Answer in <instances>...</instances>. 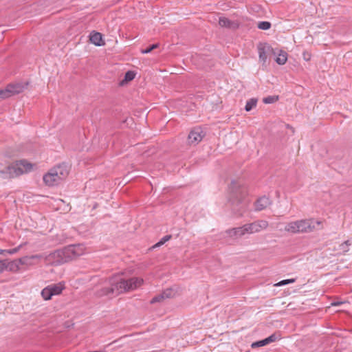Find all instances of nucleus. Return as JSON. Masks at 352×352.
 Segmentation results:
<instances>
[{"label":"nucleus","mask_w":352,"mask_h":352,"mask_svg":"<svg viewBox=\"0 0 352 352\" xmlns=\"http://www.w3.org/2000/svg\"><path fill=\"white\" fill-rule=\"evenodd\" d=\"M258 100L255 98H250L247 101L246 104L245 106V110L246 111H251L253 108L256 106Z\"/></svg>","instance_id":"obj_20"},{"label":"nucleus","mask_w":352,"mask_h":352,"mask_svg":"<svg viewBox=\"0 0 352 352\" xmlns=\"http://www.w3.org/2000/svg\"><path fill=\"white\" fill-rule=\"evenodd\" d=\"M135 77V73L133 72V71H127L125 74H124V79L122 82V85L125 82H128L129 81H131L133 80Z\"/></svg>","instance_id":"obj_21"},{"label":"nucleus","mask_w":352,"mask_h":352,"mask_svg":"<svg viewBox=\"0 0 352 352\" xmlns=\"http://www.w3.org/2000/svg\"><path fill=\"white\" fill-rule=\"evenodd\" d=\"M89 41L96 46H102L105 45L102 39V34L100 32L92 31L89 35Z\"/></svg>","instance_id":"obj_11"},{"label":"nucleus","mask_w":352,"mask_h":352,"mask_svg":"<svg viewBox=\"0 0 352 352\" xmlns=\"http://www.w3.org/2000/svg\"><path fill=\"white\" fill-rule=\"evenodd\" d=\"M7 86L10 90L11 96L20 94L24 89V86L21 83L9 84Z\"/></svg>","instance_id":"obj_17"},{"label":"nucleus","mask_w":352,"mask_h":352,"mask_svg":"<svg viewBox=\"0 0 352 352\" xmlns=\"http://www.w3.org/2000/svg\"><path fill=\"white\" fill-rule=\"evenodd\" d=\"M267 345L265 341V339L263 340H258V341H256V342H254L252 344L251 346L252 348L254 349V348H256V347H261V346H265Z\"/></svg>","instance_id":"obj_28"},{"label":"nucleus","mask_w":352,"mask_h":352,"mask_svg":"<svg viewBox=\"0 0 352 352\" xmlns=\"http://www.w3.org/2000/svg\"><path fill=\"white\" fill-rule=\"evenodd\" d=\"M278 100V96H269L263 99L265 104H272Z\"/></svg>","instance_id":"obj_22"},{"label":"nucleus","mask_w":352,"mask_h":352,"mask_svg":"<svg viewBox=\"0 0 352 352\" xmlns=\"http://www.w3.org/2000/svg\"><path fill=\"white\" fill-rule=\"evenodd\" d=\"M88 352H104V351H88Z\"/></svg>","instance_id":"obj_38"},{"label":"nucleus","mask_w":352,"mask_h":352,"mask_svg":"<svg viewBox=\"0 0 352 352\" xmlns=\"http://www.w3.org/2000/svg\"><path fill=\"white\" fill-rule=\"evenodd\" d=\"M43 181L46 185L53 186L59 184L62 179L57 174V171L54 172L53 170L51 169L47 173L44 175Z\"/></svg>","instance_id":"obj_10"},{"label":"nucleus","mask_w":352,"mask_h":352,"mask_svg":"<svg viewBox=\"0 0 352 352\" xmlns=\"http://www.w3.org/2000/svg\"><path fill=\"white\" fill-rule=\"evenodd\" d=\"M164 300H165L164 297V295L162 293L160 294H157L155 296H154L151 300V304H154L155 302H162Z\"/></svg>","instance_id":"obj_27"},{"label":"nucleus","mask_w":352,"mask_h":352,"mask_svg":"<svg viewBox=\"0 0 352 352\" xmlns=\"http://www.w3.org/2000/svg\"><path fill=\"white\" fill-rule=\"evenodd\" d=\"M5 270H8L12 272H16L20 269V262L19 259L9 261L8 259H5Z\"/></svg>","instance_id":"obj_15"},{"label":"nucleus","mask_w":352,"mask_h":352,"mask_svg":"<svg viewBox=\"0 0 352 352\" xmlns=\"http://www.w3.org/2000/svg\"><path fill=\"white\" fill-rule=\"evenodd\" d=\"M163 244H164V242L162 241L161 240H160V241H158L157 243H155L152 248H155L162 245Z\"/></svg>","instance_id":"obj_34"},{"label":"nucleus","mask_w":352,"mask_h":352,"mask_svg":"<svg viewBox=\"0 0 352 352\" xmlns=\"http://www.w3.org/2000/svg\"><path fill=\"white\" fill-rule=\"evenodd\" d=\"M287 60V53L285 51L280 50L278 56L275 58V61L280 65H284Z\"/></svg>","instance_id":"obj_19"},{"label":"nucleus","mask_w":352,"mask_h":352,"mask_svg":"<svg viewBox=\"0 0 352 352\" xmlns=\"http://www.w3.org/2000/svg\"><path fill=\"white\" fill-rule=\"evenodd\" d=\"M6 269L5 259L0 260V273H2Z\"/></svg>","instance_id":"obj_32"},{"label":"nucleus","mask_w":352,"mask_h":352,"mask_svg":"<svg viewBox=\"0 0 352 352\" xmlns=\"http://www.w3.org/2000/svg\"><path fill=\"white\" fill-rule=\"evenodd\" d=\"M267 226V221L264 220L256 221L243 226L245 235L259 232L262 230L266 229Z\"/></svg>","instance_id":"obj_7"},{"label":"nucleus","mask_w":352,"mask_h":352,"mask_svg":"<svg viewBox=\"0 0 352 352\" xmlns=\"http://www.w3.org/2000/svg\"><path fill=\"white\" fill-rule=\"evenodd\" d=\"M219 24L221 27L228 28L236 27V24L234 22L230 21L226 17H220L219 19Z\"/></svg>","instance_id":"obj_18"},{"label":"nucleus","mask_w":352,"mask_h":352,"mask_svg":"<svg viewBox=\"0 0 352 352\" xmlns=\"http://www.w3.org/2000/svg\"><path fill=\"white\" fill-rule=\"evenodd\" d=\"M247 186L241 181H232L229 186L228 205L232 214L240 217L247 211L249 201Z\"/></svg>","instance_id":"obj_1"},{"label":"nucleus","mask_w":352,"mask_h":352,"mask_svg":"<svg viewBox=\"0 0 352 352\" xmlns=\"http://www.w3.org/2000/svg\"><path fill=\"white\" fill-rule=\"evenodd\" d=\"M172 238V235L168 234L162 237L160 240L165 243L166 241H169Z\"/></svg>","instance_id":"obj_33"},{"label":"nucleus","mask_w":352,"mask_h":352,"mask_svg":"<svg viewBox=\"0 0 352 352\" xmlns=\"http://www.w3.org/2000/svg\"><path fill=\"white\" fill-rule=\"evenodd\" d=\"M226 233L228 236L236 239L245 235L243 226L228 229L226 231Z\"/></svg>","instance_id":"obj_14"},{"label":"nucleus","mask_w":352,"mask_h":352,"mask_svg":"<svg viewBox=\"0 0 352 352\" xmlns=\"http://www.w3.org/2000/svg\"><path fill=\"white\" fill-rule=\"evenodd\" d=\"M308 56V58H305V53H304V58L306 60H309L310 59V56L309 54H307Z\"/></svg>","instance_id":"obj_37"},{"label":"nucleus","mask_w":352,"mask_h":352,"mask_svg":"<svg viewBox=\"0 0 352 352\" xmlns=\"http://www.w3.org/2000/svg\"><path fill=\"white\" fill-rule=\"evenodd\" d=\"M351 243L349 240L344 241V243H342V244H340V246H346V247H349V245H351Z\"/></svg>","instance_id":"obj_35"},{"label":"nucleus","mask_w":352,"mask_h":352,"mask_svg":"<svg viewBox=\"0 0 352 352\" xmlns=\"http://www.w3.org/2000/svg\"><path fill=\"white\" fill-rule=\"evenodd\" d=\"M321 223V221L314 219H300L287 223L285 230L292 234L309 233L316 230V225Z\"/></svg>","instance_id":"obj_5"},{"label":"nucleus","mask_w":352,"mask_h":352,"mask_svg":"<svg viewBox=\"0 0 352 352\" xmlns=\"http://www.w3.org/2000/svg\"><path fill=\"white\" fill-rule=\"evenodd\" d=\"M205 136V133L201 127L193 128L188 134V142L189 144L197 145Z\"/></svg>","instance_id":"obj_9"},{"label":"nucleus","mask_w":352,"mask_h":352,"mask_svg":"<svg viewBox=\"0 0 352 352\" xmlns=\"http://www.w3.org/2000/svg\"><path fill=\"white\" fill-rule=\"evenodd\" d=\"M340 249L343 252H348V250H349L348 247H346V246H340Z\"/></svg>","instance_id":"obj_36"},{"label":"nucleus","mask_w":352,"mask_h":352,"mask_svg":"<svg viewBox=\"0 0 352 352\" xmlns=\"http://www.w3.org/2000/svg\"><path fill=\"white\" fill-rule=\"evenodd\" d=\"M277 340H278V336L275 333H273L271 336H270L269 337L265 338V341L267 344H269L271 342H274L276 341Z\"/></svg>","instance_id":"obj_29"},{"label":"nucleus","mask_w":352,"mask_h":352,"mask_svg":"<svg viewBox=\"0 0 352 352\" xmlns=\"http://www.w3.org/2000/svg\"><path fill=\"white\" fill-rule=\"evenodd\" d=\"M12 96L10 90H9L8 86L4 89H0V99H6Z\"/></svg>","instance_id":"obj_23"},{"label":"nucleus","mask_w":352,"mask_h":352,"mask_svg":"<svg viewBox=\"0 0 352 352\" xmlns=\"http://www.w3.org/2000/svg\"><path fill=\"white\" fill-rule=\"evenodd\" d=\"M158 47H159L158 43H154V44H152V45H149L148 47H146L145 49L141 50V52L142 54H148V53L151 52L153 50L157 48Z\"/></svg>","instance_id":"obj_24"},{"label":"nucleus","mask_w":352,"mask_h":352,"mask_svg":"<svg viewBox=\"0 0 352 352\" xmlns=\"http://www.w3.org/2000/svg\"><path fill=\"white\" fill-rule=\"evenodd\" d=\"M32 164L25 160L16 161L0 170V177L3 179L14 178L30 172L32 169Z\"/></svg>","instance_id":"obj_4"},{"label":"nucleus","mask_w":352,"mask_h":352,"mask_svg":"<svg viewBox=\"0 0 352 352\" xmlns=\"http://www.w3.org/2000/svg\"><path fill=\"white\" fill-rule=\"evenodd\" d=\"M271 23L269 21H261L258 24V28L263 30H267L271 28Z\"/></svg>","instance_id":"obj_25"},{"label":"nucleus","mask_w":352,"mask_h":352,"mask_svg":"<svg viewBox=\"0 0 352 352\" xmlns=\"http://www.w3.org/2000/svg\"><path fill=\"white\" fill-rule=\"evenodd\" d=\"M43 256L40 254H35L32 256H25L21 258H19V261L20 262V265H31L34 264V260L35 259H41V257Z\"/></svg>","instance_id":"obj_16"},{"label":"nucleus","mask_w":352,"mask_h":352,"mask_svg":"<svg viewBox=\"0 0 352 352\" xmlns=\"http://www.w3.org/2000/svg\"><path fill=\"white\" fill-rule=\"evenodd\" d=\"M52 170L54 172L57 171V174L62 180L66 178L69 174L68 166L65 163H63L54 167Z\"/></svg>","instance_id":"obj_12"},{"label":"nucleus","mask_w":352,"mask_h":352,"mask_svg":"<svg viewBox=\"0 0 352 352\" xmlns=\"http://www.w3.org/2000/svg\"><path fill=\"white\" fill-rule=\"evenodd\" d=\"M165 299L173 298L174 296V291L171 288H168L162 292Z\"/></svg>","instance_id":"obj_26"},{"label":"nucleus","mask_w":352,"mask_h":352,"mask_svg":"<svg viewBox=\"0 0 352 352\" xmlns=\"http://www.w3.org/2000/svg\"><path fill=\"white\" fill-rule=\"evenodd\" d=\"M65 286L63 283L52 284L45 287L41 291V296L45 300H50L53 296L61 294Z\"/></svg>","instance_id":"obj_6"},{"label":"nucleus","mask_w":352,"mask_h":352,"mask_svg":"<svg viewBox=\"0 0 352 352\" xmlns=\"http://www.w3.org/2000/svg\"><path fill=\"white\" fill-rule=\"evenodd\" d=\"M257 50L259 60L262 62L263 65H265L268 56L271 54L276 55L275 50L267 43H259L257 45Z\"/></svg>","instance_id":"obj_8"},{"label":"nucleus","mask_w":352,"mask_h":352,"mask_svg":"<svg viewBox=\"0 0 352 352\" xmlns=\"http://www.w3.org/2000/svg\"><path fill=\"white\" fill-rule=\"evenodd\" d=\"M271 204V201L269 197L263 196L260 197L255 202V208L258 211H261L266 208L269 205Z\"/></svg>","instance_id":"obj_13"},{"label":"nucleus","mask_w":352,"mask_h":352,"mask_svg":"<svg viewBox=\"0 0 352 352\" xmlns=\"http://www.w3.org/2000/svg\"><path fill=\"white\" fill-rule=\"evenodd\" d=\"M21 245L14 248H12V249H10V250H2L1 252H6L7 253H8L9 254H14L15 253H16L19 250L20 248H21Z\"/></svg>","instance_id":"obj_30"},{"label":"nucleus","mask_w":352,"mask_h":352,"mask_svg":"<svg viewBox=\"0 0 352 352\" xmlns=\"http://www.w3.org/2000/svg\"><path fill=\"white\" fill-rule=\"evenodd\" d=\"M79 245H72L65 247L63 249L56 250L50 254H41L47 265H58L67 263L80 255L78 252Z\"/></svg>","instance_id":"obj_3"},{"label":"nucleus","mask_w":352,"mask_h":352,"mask_svg":"<svg viewBox=\"0 0 352 352\" xmlns=\"http://www.w3.org/2000/svg\"><path fill=\"white\" fill-rule=\"evenodd\" d=\"M294 282H295V279L294 278L285 279V280L280 281L276 285L281 286V285H287V284H289V283H294Z\"/></svg>","instance_id":"obj_31"},{"label":"nucleus","mask_w":352,"mask_h":352,"mask_svg":"<svg viewBox=\"0 0 352 352\" xmlns=\"http://www.w3.org/2000/svg\"><path fill=\"white\" fill-rule=\"evenodd\" d=\"M109 282V286L103 287L96 291V295L98 297L109 295L118 296L121 293L134 290L142 285L144 280L142 278L138 277H133L129 279L118 277L111 278Z\"/></svg>","instance_id":"obj_2"},{"label":"nucleus","mask_w":352,"mask_h":352,"mask_svg":"<svg viewBox=\"0 0 352 352\" xmlns=\"http://www.w3.org/2000/svg\"><path fill=\"white\" fill-rule=\"evenodd\" d=\"M118 342V340L113 341V342L111 343V344H113V343H116V342Z\"/></svg>","instance_id":"obj_39"}]
</instances>
